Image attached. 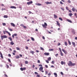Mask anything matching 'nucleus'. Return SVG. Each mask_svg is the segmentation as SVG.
Masks as SVG:
<instances>
[{"mask_svg":"<svg viewBox=\"0 0 77 77\" xmlns=\"http://www.w3.org/2000/svg\"><path fill=\"white\" fill-rule=\"evenodd\" d=\"M60 74H61V75H63V72H60Z\"/></svg>","mask_w":77,"mask_h":77,"instance_id":"obj_52","label":"nucleus"},{"mask_svg":"<svg viewBox=\"0 0 77 77\" xmlns=\"http://www.w3.org/2000/svg\"><path fill=\"white\" fill-rule=\"evenodd\" d=\"M25 64H28V61H25Z\"/></svg>","mask_w":77,"mask_h":77,"instance_id":"obj_35","label":"nucleus"},{"mask_svg":"<svg viewBox=\"0 0 77 77\" xmlns=\"http://www.w3.org/2000/svg\"><path fill=\"white\" fill-rule=\"evenodd\" d=\"M40 50H42L43 51H44V49L42 47H40Z\"/></svg>","mask_w":77,"mask_h":77,"instance_id":"obj_24","label":"nucleus"},{"mask_svg":"<svg viewBox=\"0 0 77 77\" xmlns=\"http://www.w3.org/2000/svg\"><path fill=\"white\" fill-rule=\"evenodd\" d=\"M38 66H40V68H43L42 65V64H39Z\"/></svg>","mask_w":77,"mask_h":77,"instance_id":"obj_30","label":"nucleus"},{"mask_svg":"<svg viewBox=\"0 0 77 77\" xmlns=\"http://www.w3.org/2000/svg\"><path fill=\"white\" fill-rule=\"evenodd\" d=\"M21 26H22L24 29H26L27 27L24 26L23 24H21L20 25Z\"/></svg>","mask_w":77,"mask_h":77,"instance_id":"obj_6","label":"nucleus"},{"mask_svg":"<svg viewBox=\"0 0 77 77\" xmlns=\"http://www.w3.org/2000/svg\"><path fill=\"white\" fill-rule=\"evenodd\" d=\"M29 48H28V47L27 46H26V49L27 50H28V49Z\"/></svg>","mask_w":77,"mask_h":77,"instance_id":"obj_58","label":"nucleus"},{"mask_svg":"<svg viewBox=\"0 0 77 77\" xmlns=\"http://www.w3.org/2000/svg\"><path fill=\"white\" fill-rule=\"evenodd\" d=\"M72 11H73V12H75V9L74 8H72Z\"/></svg>","mask_w":77,"mask_h":77,"instance_id":"obj_44","label":"nucleus"},{"mask_svg":"<svg viewBox=\"0 0 77 77\" xmlns=\"http://www.w3.org/2000/svg\"><path fill=\"white\" fill-rule=\"evenodd\" d=\"M8 29L11 32H12V31H13V30H12V29H10V28H8Z\"/></svg>","mask_w":77,"mask_h":77,"instance_id":"obj_33","label":"nucleus"},{"mask_svg":"<svg viewBox=\"0 0 77 77\" xmlns=\"http://www.w3.org/2000/svg\"><path fill=\"white\" fill-rule=\"evenodd\" d=\"M60 4H61V5H63V3L62 2V1H60Z\"/></svg>","mask_w":77,"mask_h":77,"instance_id":"obj_47","label":"nucleus"},{"mask_svg":"<svg viewBox=\"0 0 77 77\" xmlns=\"http://www.w3.org/2000/svg\"><path fill=\"white\" fill-rule=\"evenodd\" d=\"M62 51H63L65 54H67V51H66V50H64V49H62Z\"/></svg>","mask_w":77,"mask_h":77,"instance_id":"obj_4","label":"nucleus"},{"mask_svg":"<svg viewBox=\"0 0 77 77\" xmlns=\"http://www.w3.org/2000/svg\"><path fill=\"white\" fill-rule=\"evenodd\" d=\"M42 38L43 39H45V37H44V36H42Z\"/></svg>","mask_w":77,"mask_h":77,"instance_id":"obj_64","label":"nucleus"},{"mask_svg":"<svg viewBox=\"0 0 77 77\" xmlns=\"http://www.w3.org/2000/svg\"><path fill=\"white\" fill-rule=\"evenodd\" d=\"M72 45H73L74 47H75V42H72Z\"/></svg>","mask_w":77,"mask_h":77,"instance_id":"obj_14","label":"nucleus"},{"mask_svg":"<svg viewBox=\"0 0 77 77\" xmlns=\"http://www.w3.org/2000/svg\"><path fill=\"white\" fill-rule=\"evenodd\" d=\"M51 63H52V64H54V61H52L51 62Z\"/></svg>","mask_w":77,"mask_h":77,"instance_id":"obj_45","label":"nucleus"},{"mask_svg":"<svg viewBox=\"0 0 77 77\" xmlns=\"http://www.w3.org/2000/svg\"><path fill=\"white\" fill-rule=\"evenodd\" d=\"M64 44L66 46H67L68 44H67V42H64Z\"/></svg>","mask_w":77,"mask_h":77,"instance_id":"obj_26","label":"nucleus"},{"mask_svg":"<svg viewBox=\"0 0 77 77\" xmlns=\"http://www.w3.org/2000/svg\"><path fill=\"white\" fill-rule=\"evenodd\" d=\"M45 62H47V63H49V61L48 60H45Z\"/></svg>","mask_w":77,"mask_h":77,"instance_id":"obj_41","label":"nucleus"},{"mask_svg":"<svg viewBox=\"0 0 77 77\" xmlns=\"http://www.w3.org/2000/svg\"><path fill=\"white\" fill-rule=\"evenodd\" d=\"M15 57L16 59H19L20 58V56L19 55H17L15 56Z\"/></svg>","mask_w":77,"mask_h":77,"instance_id":"obj_20","label":"nucleus"},{"mask_svg":"<svg viewBox=\"0 0 77 77\" xmlns=\"http://www.w3.org/2000/svg\"><path fill=\"white\" fill-rule=\"evenodd\" d=\"M34 52L33 51H30V53H32V54H34Z\"/></svg>","mask_w":77,"mask_h":77,"instance_id":"obj_22","label":"nucleus"},{"mask_svg":"<svg viewBox=\"0 0 77 77\" xmlns=\"http://www.w3.org/2000/svg\"><path fill=\"white\" fill-rule=\"evenodd\" d=\"M14 35L15 36H17V34H14Z\"/></svg>","mask_w":77,"mask_h":77,"instance_id":"obj_56","label":"nucleus"},{"mask_svg":"<svg viewBox=\"0 0 77 77\" xmlns=\"http://www.w3.org/2000/svg\"><path fill=\"white\" fill-rule=\"evenodd\" d=\"M60 53L61 56H63V53H62V52H60Z\"/></svg>","mask_w":77,"mask_h":77,"instance_id":"obj_27","label":"nucleus"},{"mask_svg":"<svg viewBox=\"0 0 77 77\" xmlns=\"http://www.w3.org/2000/svg\"><path fill=\"white\" fill-rule=\"evenodd\" d=\"M58 55H59V54H57L55 55V56H56V57H57V56H58Z\"/></svg>","mask_w":77,"mask_h":77,"instance_id":"obj_49","label":"nucleus"},{"mask_svg":"<svg viewBox=\"0 0 77 77\" xmlns=\"http://www.w3.org/2000/svg\"><path fill=\"white\" fill-rule=\"evenodd\" d=\"M68 42L69 43V45H71V42H70V41H69V40L68 41Z\"/></svg>","mask_w":77,"mask_h":77,"instance_id":"obj_34","label":"nucleus"},{"mask_svg":"<svg viewBox=\"0 0 77 77\" xmlns=\"http://www.w3.org/2000/svg\"><path fill=\"white\" fill-rule=\"evenodd\" d=\"M8 61H9V62H11V60H10V59H8Z\"/></svg>","mask_w":77,"mask_h":77,"instance_id":"obj_55","label":"nucleus"},{"mask_svg":"<svg viewBox=\"0 0 77 77\" xmlns=\"http://www.w3.org/2000/svg\"><path fill=\"white\" fill-rule=\"evenodd\" d=\"M38 63H40V60H38Z\"/></svg>","mask_w":77,"mask_h":77,"instance_id":"obj_61","label":"nucleus"},{"mask_svg":"<svg viewBox=\"0 0 77 77\" xmlns=\"http://www.w3.org/2000/svg\"><path fill=\"white\" fill-rule=\"evenodd\" d=\"M61 65H63L64 64H65V63H66L65 62H63V61H62L61 62Z\"/></svg>","mask_w":77,"mask_h":77,"instance_id":"obj_16","label":"nucleus"},{"mask_svg":"<svg viewBox=\"0 0 77 77\" xmlns=\"http://www.w3.org/2000/svg\"><path fill=\"white\" fill-rule=\"evenodd\" d=\"M72 33L74 35H75V31H74V29H72Z\"/></svg>","mask_w":77,"mask_h":77,"instance_id":"obj_11","label":"nucleus"},{"mask_svg":"<svg viewBox=\"0 0 77 77\" xmlns=\"http://www.w3.org/2000/svg\"><path fill=\"white\" fill-rule=\"evenodd\" d=\"M16 48L17 50H20V48H18L17 47Z\"/></svg>","mask_w":77,"mask_h":77,"instance_id":"obj_36","label":"nucleus"},{"mask_svg":"<svg viewBox=\"0 0 77 77\" xmlns=\"http://www.w3.org/2000/svg\"><path fill=\"white\" fill-rule=\"evenodd\" d=\"M67 21H68V22H69V23H72V21L69 19H67Z\"/></svg>","mask_w":77,"mask_h":77,"instance_id":"obj_15","label":"nucleus"},{"mask_svg":"<svg viewBox=\"0 0 77 77\" xmlns=\"http://www.w3.org/2000/svg\"><path fill=\"white\" fill-rule=\"evenodd\" d=\"M1 39L2 40L3 39L5 38H8V37L6 35H1Z\"/></svg>","mask_w":77,"mask_h":77,"instance_id":"obj_3","label":"nucleus"},{"mask_svg":"<svg viewBox=\"0 0 77 77\" xmlns=\"http://www.w3.org/2000/svg\"><path fill=\"white\" fill-rule=\"evenodd\" d=\"M35 74H38V73L37 72H35Z\"/></svg>","mask_w":77,"mask_h":77,"instance_id":"obj_63","label":"nucleus"},{"mask_svg":"<svg viewBox=\"0 0 77 77\" xmlns=\"http://www.w3.org/2000/svg\"><path fill=\"white\" fill-rule=\"evenodd\" d=\"M14 36H15V35H12V37L13 38H14Z\"/></svg>","mask_w":77,"mask_h":77,"instance_id":"obj_62","label":"nucleus"},{"mask_svg":"<svg viewBox=\"0 0 77 77\" xmlns=\"http://www.w3.org/2000/svg\"><path fill=\"white\" fill-rule=\"evenodd\" d=\"M8 39H10V41H12V38H11V37H9Z\"/></svg>","mask_w":77,"mask_h":77,"instance_id":"obj_31","label":"nucleus"},{"mask_svg":"<svg viewBox=\"0 0 77 77\" xmlns=\"http://www.w3.org/2000/svg\"><path fill=\"white\" fill-rule=\"evenodd\" d=\"M6 31H5V30H4V31H3V33H4V34L5 35V34H6Z\"/></svg>","mask_w":77,"mask_h":77,"instance_id":"obj_53","label":"nucleus"},{"mask_svg":"<svg viewBox=\"0 0 77 77\" xmlns=\"http://www.w3.org/2000/svg\"><path fill=\"white\" fill-rule=\"evenodd\" d=\"M2 25L3 26H6V24L5 23H2Z\"/></svg>","mask_w":77,"mask_h":77,"instance_id":"obj_46","label":"nucleus"},{"mask_svg":"<svg viewBox=\"0 0 77 77\" xmlns=\"http://www.w3.org/2000/svg\"><path fill=\"white\" fill-rule=\"evenodd\" d=\"M6 33H8V34L9 35V36H11V34L10 33V32H8V31H6Z\"/></svg>","mask_w":77,"mask_h":77,"instance_id":"obj_18","label":"nucleus"},{"mask_svg":"<svg viewBox=\"0 0 77 77\" xmlns=\"http://www.w3.org/2000/svg\"><path fill=\"white\" fill-rule=\"evenodd\" d=\"M54 18H57V15H56L55 14H54Z\"/></svg>","mask_w":77,"mask_h":77,"instance_id":"obj_21","label":"nucleus"},{"mask_svg":"<svg viewBox=\"0 0 77 77\" xmlns=\"http://www.w3.org/2000/svg\"><path fill=\"white\" fill-rule=\"evenodd\" d=\"M31 40H32V41H35V39H34V38H33L32 37H31Z\"/></svg>","mask_w":77,"mask_h":77,"instance_id":"obj_28","label":"nucleus"},{"mask_svg":"<svg viewBox=\"0 0 77 77\" xmlns=\"http://www.w3.org/2000/svg\"><path fill=\"white\" fill-rule=\"evenodd\" d=\"M33 3V2L32 1L29 2H27V5H30Z\"/></svg>","mask_w":77,"mask_h":77,"instance_id":"obj_10","label":"nucleus"},{"mask_svg":"<svg viewBox=\"0 0 77 77\" xmlns=\"http://www.w3.org/2000/svg\"><path fill=\"white\" fill-rule=\"evenodd\" d=\"M59 20H61V21H63V20L62 19V18L61 17H59Z\"/></svg>","mask_w":77,"mask_h":77,"instance_id":"obj_40","label":"nucleus"},{"mask_svg":"<svg viewBox=\"0 0 77 77\" xmlns=\"http://www.w3.org/2000/svg\"><path fill=\"white\" fill-rule=\"evenodd\" d=\"M48 75L49 76H50V75H51V73H49L48 74Z\"/></svg>","mask_w":77,"mask_h":77,"instance_id":"obj_54","label":"nucleus"},{"mask_svg":"<svg viewBox=\"0 0 77 77\" xmlns=\"http://www.w3.org/2000/svg\"><path fill=\"white\" fill-rule=\"evenodd\" d=\"M60 45V43H59L58 44V46H59V45Z\"/></svg>","mask_w":77,"mask_h":77,"instance_id":"obj_60","label":"nucleus"},{"mask_svg":"<svg viewBox=\"0 0 77 77\" xmlns=\"http://www.w3.org/2000/svg\"><path fill=\"white\" fill-rule=\"evenodd\" d=\"M46 4L47 5H48V4H51V2H47L46 3Z\"/></svg>","mask_w":77,"mask_h":77,"instance_id":"obj_23","label":"nucleus"},{"mask_svg":"<svg viewBox=\"0 0 77 77\" xmlns=\"http://www.w3.org/2000/svg\"><path fill=\"white\" fill-rule=\"evenodd\" d=\"M66 8L67 10H68V11H69V8H68V7H66Z\"/></svg>","mask_w":77,"mask_h":77,"instance_id":"obj_42","label":"nucleus"},{"mask_svg":"<svg viewBox=\"0 0 77 77\" xmlns=\"http://www.w3.org/2000/svg\"><path fill=\"white\" fill-rule=\"evenodd\" d=\"M11 24L13 27H15V25L13 23H11Z\"/></svg>","mask_w":77,"mask_h":77,"instance_id":"obj_12","label":"nucleus"},{"mask_svg":"<svg viewBox=\"0 0 77 77\" xmlns=\"http://www.w3.org/2000/svg\"><path fill=\"white\" fill-rule=\"evenodd\" d=\"M5 76V77H8V75H7L5 74L4 75Z\"/></svg>","mask_w":77,"mask_h":77,"instance_id":"obj_57","label":"nucleus"},{"mask_svg":"<svg viewBox=\"0 0 77 77\" xmlns=\"http://www.w3.org/2000/svg\"><path fill=\"white\" fill-rule=\"evenodd\" d=\"M69 63H68V65L69 66H74L75 65V63H72L71 61H69Z\"/></svg>","mask_w":77,"mask_h":77,"instance_id":"obj_1","label":"nucleus"},{"mask_svg":"<svg viewBox=\"0 0 77 77\" xmlns=\"http://www.w3.org/2000/svg\"><path fill=\"white\" fill-rule=\"evenodd\" d=\"M39 69L40 71H42L43 69V68H40Z\"/></svg>","mask_w":77,"mask_h":77,"instance_id":"obj_32","label":"nucleus"},{"mask_svg":"<svg viewBox=\"0 0 77 77\" xmlns=\"http://www.w3.org/2000/svg\"><path fill=\"white\" fill-rule=\"evenodd\" d=\"M51 57H48V61H50V60H51Z\"/></svg>","mask_w":77,"mask_h":77,"instance_id":"obj_19","label":"nucleus"},{"mask_svg":"<svg viewBox=\"0 0 77 77\" xmlns=\"http://www.w3.org/2000/svg\"><path fill=\"white\" fill-rule=\"evenodd\" d=\"M26 69L25 68H21L20 69L21 70V71H24V70H26Z\"/></svg>","mask_w":77,"mask_h":77,"instance_id":"obj_9","label":"nucleus"},{"mask_svg":"<svg viewBox=\"0 0 77 77\" xmlns=\"http://www.w3.org/2000/svg\"><path fill=\"white\" fill-rule=\"evenodd\" d=\"M67 2H68V3H71V1H70V0H69L68 1H67Z\"/></svg>","mask_w":77,"mask_h":77,"instance_id":"obj_50","label":"nucleus"},{"mask_svg":"<svg viewBox=\"0 0 77 77\" xmlns=\"http://www.w3.org/2000/svg\"><path fill=\"white\" fill-rule=\"evenodd\" d=\"M69 15L70 16V17H72V13H69Z\"/></svg>","mask_w":77,"mask_h":77,"instance_id":"obj_29","label":"nucleus"},{"mask_svg":"<svg viewBox=\"0 0 77 77\" xmlns=\"http://www.w3.org/2000/svg\"><path fill=\"white\" fill-rule=\"evenodd\" d=\"M1 10H2V11H4V10L5 11V10H6V9H5V8H2Z\"/></svg>","mask_w":77,"mask_h":77,"instance_id":"obj_43","label":"nucleus"},{"mask_svg":"<svg viewBox=\"0 0 77 77\" xmlns=\"http://www.w3.org/2000/svg\"><path fill=\"white\" fill-rule=\"evenodd\" d=\"M42 26L43 27H44V28H45V29H46V28H47V24L45 22L44 24H42Z\"/></svg>","mask_w":77,"mask_h":77,"instance_id":"obj_2","label":"nucleus"},{"mask_svg":"<svg viewBox=\"0 0 77 77\" xmlns=\"http://www.w3.org/2000/svg\"><path fill=\"white\" fill-rule=\"evenodd\" d=\"M10 44L11 45H14L15 44L14 42H13V41H12L11 42H10Z\"/></svg>","mask_w":77,"mask_h":77,"instance_id":"obj_13","label":"nucleus"},{"mask_svg":"<svg viewBox=\"0 0 77 77\" xmlns=\"http://www.w3.org/2000/svg\"><path fill=\"white\" fill-rule=\"evenodd\" d=\"M44 54L45 55V56H48L50 55V53H45Z\"/></svg>","mask_w":77,"mask_h":77,"instance_id":"obj_8","label":"nucleus"},{"mask_svg":"<svg viewBox=\"0 0 77 77\" xmlns=\"http://www.w3.org/2000/svg\"><path fill=\"white\" fill-rule=\"evenodd\" d=\"M54 75L55 76V77H57V73H54Z\"/></svg>","mask_w":77,"mask_h":77,"instance_id":"obj_25","label":"nucleus"},{"mask_svg":"<svg viewBox=\"0 0 77 77\" xmlns=\"http://www.w3.org/2000/svg\"><path fill=\"white\" fill-rule=\"evenodd\" d=\"M36 5H37V6H41L42 5V4H40V3H36Z\"/></svg>","mask_w":77,"mask_h":77,"instance_id":"obj_17","label":"nucleus"},{"mask_svg":"<svg viewBox=\"0 0 77 77\" xmlns=\"http://www.w3.org/2000/svg\"><path fill=\"white\" fill-rule=\"evenodd\" d=\"M49 50L50 51H53L54 49H49Z\"/></svg>","mask_w":77,"mask_h":77,"instance_id":"obj_39","label":"nucleus"},{"mask_svg":"<svg viewBox=\"0 0 77 77\" xmlns=\"http://www.w3.org/2000/svg\"><path fill=\"white\" fill-rule=\"evenodd\" d=\"M37 77H40V75H37Z\"/></svg>","mask_w":77,"mask_h":77,"instance_id":"obj_59","label":"nucleus"},{"mask_svg":"<svg viewBox=\"0 0 77 77\" xmlns=\"http://www.w3.org/2000/svg\"><path fill=\"white\" fill-rule=\"evenodd\" d=\"M61 10H62V11H65V9L63 8H61Z\"/></svg>","mask_w":77,"mask_h":77,"instance_id":"obj_48","label":"nucleus"},{"mask_svg":"<svg viewBox=\"0 0 77 77\" xmlns=\"http://www.w3.org/2000/svg\"><path fill=\"white\" fill-rule=\"evenodd\" d=\"M4 18H8V16L6 15H4Z\"/></svg>","mask_w":77,"mask_h":77,"instance_id":"obj_37","label":"nucleus"},{"mask_svg":"<svg viewBox=\"0 0 77 77\" xmlns=\"http://www.w3.org/2000/svg\"><path fill=\"white\" fill-rule=\"evenodd\" d=\"M10 8L11 9H17V7L14 6H11L10 7Z\"/></svg>","mask_w":77,"mask_h":77,"instance_id":"obj_7","label":"nucleus"},{"mask_svg":"<svg viewBox=\"0 0 77 77\" xmlns=\"http://www.w3.org/2000/svg\"><path fill=\"white\" fill-rule=\"evenodd\" d=\"M56 22H57V26H58L59 27H60V24L59 23V21H57Z\"/></svg>","mask_w":77,"mask_h":77,"instance_id":"obj_5","label":"nucleus"},{"mask_svg":"<svg viewBox=\"0 0 77 77\" xmlns=\"http://www.w3.org/2000/svg\"><path fill=\"white\" fill-rule=\"evenodd\" d=\"M1 57L2 59H3V54H2L1 55Z\"/></svg>","mask_w":77,"mask_h":77,"instance_id":"obj_38","label":"nucleus"},{"mask_svg":"<svg viewBox=\"0 0 77 77\" xmlns=\"http://www.w3.org/2000/svg\"><path fill=\"white\" fill-rule=\"evenodd\" d=\"M59 50L60 52H62V51H61V49L60 48H59Z\"/></svg>","mask_w":77,"mask_h":77,"instance_id":"obj_51","label":"nucleus"}]
</instances>
